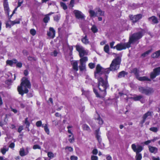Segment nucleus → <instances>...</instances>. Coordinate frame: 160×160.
Segmentation results:
<instances>
[{
  "label": "nucleus",
  "mask_w": 160,
  "mask_h": 160,
  "mask_svg": "<svg viewBox=\"0 0 160 160\" xmlns=\"http://www.w3.org/2000/svg\"><path fill=\"white\" fill-rule=\"evenodd\" d=\"M109 73V68H103L99 64L97 66L95 77V78H98V87L99 90L104 91L105 95L106 94V89L108 87L107 79Z\"/></svg>",
  "instance_id": "nucleus-1"
},
{
  "label": "nucleus",
  "mask_w": 160,
  "mask_h": 160,
  "mask_svg": "<svg viewBox=\"0 0 160 160\" xmlns=\"http://www.w3.org/2000/svg\"><path fill=\"white\" fill-rule=\"evenodd\" d=\"M142 35L141 32H138L134 33L132 36L130 37L129 41L126 43H120L116 46V49L118 50H121L129 48L131 43H134L140 39Z\"/></svg>",
  "instance_id": "nucleus-2"
},
{
  "label": "nucleus",
  "mask_w": 160,
  "mask_h": 160,
  "mask_svg": "<svg viewBox=\"0 0 160 160\" xmlns=\"http://www.w3.org/2000/svg\"><path fill=\"white\" fill-rule=\"evenodd\" d=\"M31 84L30 81L26 78H23L21 80L20 86L18 87V90L19 94L22 96L24 93H27L28 92V88H31Z\"/></svg>",
  "instance_id": "nucleus-3"
},
{
  "label": "nucleus",
  "mask_w": 160,
  "mask_h": 160,
  "mask_svg": "<svg viewBox=\"0 0 160 160\" xmlns=\"http://www.w3.org/2000/svg\"><path fill=\"white\" fill-rule=\"evenodd\" d=\"M131 147L134 152L136 153L135 156L136 160H141L142 158V156L139 152L142 150V147L138 144H136L134 143L132 145Z\"/></svg>",
  "instance_id": "nucleus-4"
},
{
  "label": "nucleus",
  "mask_w": 160,
  "mask_h": 160,
  "mask_svg": "<svg viewBox=\"0 0 160 160\" xmlns=\"http://www.w3.org/2000/svg\"><path fill=\"white\" fill-rule=\"evenodd\" d=\"M121 58L120 57H117L113 59L108 68L109 72L110 71H115L119 69V65L121 62Z\"/></svg>",
  "instance_id": "nucleus-5"
},
{
  "label": "nucleus",
  "mask_w": 160,
  "mask_h": 160,
  "mask_svg": "<svg viewBox=\"0 0 160 160\" xmlns=\"http://www.w3.org/2000/svg\"><path fill=\"white\" fill-rule=\"evenodd\" d=\"M76 50L79 52V56L80 57H83L84 56L88 55V50L85 49L82 46L77 45L76 46Z\"/></svg>",
  "instance_id": "nucleus-6"
},
{
  "label": "nucleus",
  "mask_w": 160,
  "mask_h": 160,
  "mask_svg": "<svg viewBox=\"0 0 160 160\" xmlns=\"http://www.w3.org/2000/svg\"><path fill=\"white\" fill-rule=\"evenodd\" d=\"M139 91L141 93L147 95L150 94L154 92L152 88L149 87L145 88L142 87H139Z\"/></svg>",
  "instance_id": "nucleus-7"
},
{
  "label": "nucleus",
  "mask_w": 160,
  "mask_h": 160,
  "mask_svg": "<svg viewBox=\"0 0 160 160\" xmlns=\"http://www.w3.org/2000/svg\"><path fill=\"white\" fill-rule=\"evenodd\" d=\"M73 13L77 18L81 20H84L85 17L81 11L78 10H74L73 11Z\"/></svg>",
  "instance_id": "nucleus-8"
},
{
  "label": "nucleus",
  "mask_w": 160,
  "mask_h": 160,
  "mask_svg": "<svg viewBox=\"0 0 160 160\" xmlns=\"http://www.w3.org/2000/svg\"><path fill=\"white\" fill-rule=\"evenodd\" d=\"M129 17L132 22H136L142 18V15L141 14H138L134 16L130 15Z\"/></svg>",
  "instance_id": "nucleus-9"
},
{
  "label": "nucleus",
  "mask_w": 160,
  "mask_h": 160,
  "mask_svg": "<svg viewBox=\"0 0 160 160\" xmlns=\"http://www.w3.org/2000/svg\"><path fill=\"white\" fill-rule=\"evenodd\" d=\"M160 72V67L154 69L153 72L151 73L150 77L152 78H154L156 76L159 75Z\"/></svg>",
  "instance_id": "nucleus-10"
},
{
  "label": "nucleus",
  "mask_w": 160,
  "mask_h": 160,
  "mask_svg": "<svg viewBox=\"0 0 160 160\" xmlns=\"http://www.w3.org/2000/svg\"><path fill=\"white\" fill-rule=\"evenodd\" d=\"M29 153V148L27 147L25 150L23 148H20L19 151V154L23 157L27 155Z\"/></svg>",
  "instance_id": "nucleus-11"
},
{
  "label": "nucleus",
  "mask_w": 160,
  "mask_h": 160,
  "mask_svg": "<svg viewBox=\"0 0 160 160\" xmlns=\"http://www.w3.org/2000/svg\"><path fill=\"white\" fill-rule=\"evenodd\" d=\"M55 31L53 28H50L49 31L48 32V35L50 38H53L55 36Z\"/></svg>",
  "instance_id": "nucleus-12"
},
{
  "label": "nucleus",
  "mask_w": 160,
  "mask_h": 160,
  "mask_svg": "<svg viewBox=\"0 0 160 160\" xmlns=\"http://www.w3.org/2000/svg\"><path fill=\"white\" fill-rule=\"evenodd\" d=\"M152 113L150 112H148L145 114L143 116V120L141 121V123L142 124L145 122L147 118H148L152 115Z\"/></svg>",
  "instance_id": "nucleus-13"
},
{
  "label": "nucleus",
  "mask_w": 160,
  "mask_h": 160,
  "mask_svg": "<svg viewBox=\"0 0 160 160\" xmlns=\"http://www.w3.org/2000/svg\"><path fill=\"white\" fill-rule=\"evenodd\" d=\"M148 20L149 22L152 24L157 23L158 21L157 18L154 16H152L149 18Z\"/></svg>",
  "instance_id": "nucleus-14"
},
{
  "label": "nucleus",
  "mask_w": 160,
  "mask_h": 160,
  "mask_svg": "<svg viewBox=\"0 0 160 160\" xmlns=\"http://www.w3.org/2000/svg\"><path fill=\"white\" fill-rule=\"evenodd\" d=\"M148 148L149 151L150 152L154 154L157 152L158 148H157L150 145L148 146Z\"/></svg>",
  "instance_id": "nucleus-15"
},
{
  "label": "nucleus",
  "mask_w": 160,
  "mask_h": 160,
  "mask_svg": "<svg viewBox=\"0 0 160 160\" xmlns=\"http://www.w3.org/2000/svg\"><path fill=\"white\" fill-rule=\"evenodd\" d=\"M3 6L5 11L8 13L9 12V9L7 0H4Z\"/></svg>",
  "instance_id": "nucleus-16"
},
{
  "label": "nucleus",
  "mask_w": 160,
  "mask_h": 160,
  "mask_svg": "<svg viewBox=\"0 0 160 160\" xmlns=\"http://www.w3.org/2000/svg\"><path fill=\"white\" fill-rule=\"evenodd\" d=\"M89 13L90 15V16L91 17H96L97 16V14L98 13L97 11L96 10V9H95V10H90L89 11Z\"/></svg>",
  "instance_id": "nucleus-17"
},
{
  "label": "nucleus",
  "mask_w": 160,
  "mask_h": 160,
  "mask_svg": "<svg viewBox=\"0 0 160 160\" xmlns=\"http://www.w3.org/2000/svg\"><path fill=\"white\" fill-rule=\"evenodd\" d=\"M73 69L77 71L78 70V61H74L72 63Z\"/></svg>",
  "instance_id": "nucleus-18"
},
{
  "label": "nucleus",
  "mask_w": 160,
  "mask_h": 160,
  "mask_svg": "<svg viewBox=\"0 0 160 160\" xmlns=\"http://www.w3.org/2000/svg\"><path fill=\"white\" fill-rule=\"evenodd\" d=\"M137 78L138 80L140 81H151L150 79L145 76L139 77L138 76H137Z\"/></svg>",
  "instance_id": "nucleus-19"
},
{
  "label": "nucleus",
  "mask_w": 160,
  "mask_h": 160,
  "mask_svg": "<svg viewBox=\"0 0 160 160\" xmlns=\"http://www.w3.org/2000/svg\"><path fill=\"white\" fill-rule=\"evenodd\" d=\"M81 58L79 60L80 63L82 64H86V62L88 61V58L87 56L80 57Z\"/></svg>",
  "instance_id": "nucleus-20"
},
{
  "label": "nucleus",
  "mask_w": 160,
  "mask_h": 160,
  "mask_svg": "<svg viewBox=\"0 0 160 160\" xmlns=\"http://www.w3.org/2000/svg\"><path fill=\"white\" fill-rule=\"evenodd\" d=\"M9 148L7 146H4L0 149V151L2 154L4 155L8 151Z\"/></svg>",
  "instance_id": "nucleus-21"
},
{
  "label": "nucleus",
  "mask_w": 160,
  "mask_h": 160,
  "mask_svg": "<svg viewBox=\"0 0 160 160\" xmlns=\"http://www.w3.org/2000/svg\"><path fill=\"white\" fill-rule=\"evenodd\" d=\"M95 118L97 120L98 122V123L100 124H102L103 123V120H102L101 118L100 117L99 115L97 113L95 115Z\"/></svg>",
  "instance_id": "nucleus-22"
},
{
  "label": "nucleus",
  "mask_w": 160,
  "mask_h": 160,
  "mask_svg": "<svg viewBox=\"0 0 160 160\" xmlns=\"http://www.w3.org/2000/svg\"><path fill=\"white\" fill-rule=\"evenodd\" d=\"M79 70L81 71H83L86 70V64L80 63L79 66Z\"/></svg>",
  "instance_id": "nucleus-23"
},
{
  "label": "nucleus",
  "mask_w": 160,
  "mask_h": 160,
  "mask_svg": "<svg viewBox=\"0 0 160 160\" xmlns=\"http://www.w3.org/2000/svg\"><path fill=\"white\" fill-rule=\"evenodd\" d=\"M81 40L82 42L85 44L87 45L89 44V42L86 35L82 38Z\"/></svg>",
  "instance_id": "nucleus-24"
},
{
  "label": "nucleus",
  "mask_w": 160,
  "mask_h": 160,
  "mask_svg": "<svg viewBox=\"0 0 160 160\" xmlns=\"http://www.w3.org/2000/svg\"><path fill=\"white\" fill-rule=\"evenodd\" d=\"M152 57L153 58H160V50H158L152 55Z\"/></svg>",
  "instance_id": "nucleus-25"
},
{
  "label": "nucleus",
  "mask_w": 160,
  "mask_h": 160,
  "mask_svg": "<svg viewBox=\"0 0 160 160\" xmlns=\"http://www.w3.org/2000/svg\"><path fill=\"white\" fill-rule=\"evenodd\" d=\"M18 62L16 59H13L12 60H7L6 62L9 65L11 66H12L14 63H16Z\"/></svg>",
  "instance_id": "nucleus-26"
},
{
  "label": "nucleus",
  "mask_w": 160,
  "mask_h": 160,
  "mask_svg": "<svg viewBox=\"0 0 160 160\" xmlns=\"http://www.w3.org/2000/svg\"><path fill=\"white\" fill-rule=\"evenodd\" d=\"M96 11H97L98 14H97V16H103L104 15V11H102L99 8H98L96 9Z\"/></svg>",
  "instance_id": "nucleus-27"
},
{
  "label": "nucleus",
  "mask_w": 160,
  "mask_h": 160,
  "mask_svg": "<svg viewBox=\"0 0 160 160\" xmlns=\"http://www.w3.org/2000/svg\"><path fill=\"white\" fill-rule=\"evenodd\" d=\"M96 137L99 143H100L101 141V139L100 135L99 130H97L96 131Z\"/></svg>",
  "instance_id": "nucleus-28"
},
{
  "label": "nucleus",
  "mask_w": 160,
  "mask_h": 160,
  "mask_svg": "<svg viewBox=\"0 0 160 160\" xmlns=\"http://www.w3.org/2000/svg\"><path fill=\"white\" fill-rule=\"evenodd\" d=\"M127 74V73L124 71H122L119 73L118 77L119 78H122L124 77L125 75Z\"/></svg>",
  "instance_id": "nucleus-29"
},
{
  "label": "nucleus",
  "mask_w": 160,
  "mask_h": 160,
  "mask_svg": "<svg viewBox=\"0 0 160 160\" xmlns=\"http://www.w3.org/2000/svg\"><path fill=\"white\" fill-rule=\"evenodd\" d=\"M9 22L12 26L16 24H19L20 22V19H16L14 21H10Z\"/></svg>",
  "instance_id": "nucleus-30"
},
{
  "label": "nucleus",
  "mask_w": 160,
  "mask_h": 160,
  "mask_svg": "<svg viewBox=\"0 0 160 160\" xmlns=\"http://www.w3.org/2000/svg\"><path fill=\"white\" fill-rule=\"evenodd\" d=\"M28 118H26L25 120V123L26 125V128L28 131H29V127L30 125V123L28 121Z\"/></svg>",
  "instance_id": "nucleus-31"
},
{
  "label": "nucleus",
  "mask_w": 160,
  "mask_h": 160,
  "mask_svg": "<svg viewBox=\"0 0 160 160\" xmlns=\"http://www.w3.org/2000/svg\"><path fill=\"white\" fill-rule=\"evenodd\" d=\"M91 30L92 31L93 33H96L98 31V29L97 27L95 25H93L92 26V28H91Z\"/></svg>",
  "instance_id": "nucleus-32"
},
{
  "label": "nucleus",
  "mask_w": 160,
  "mask_h": 160,
  "mask_svg": "<svg viewBox=\"0 0 160 160\" xmlns=\"http://www.w3.org/2000/svg\"><path fill=\"white\" fill-rule=\"evenodd\" d=\"M82 127L84 130H86L88 132L90 131V129L89 126L86 124H83L82 126Z\"/></svg>",
  "instance_id": "nucleus-33"
},
{
  "label": "nucleus",
  "mask_w": 160,
  "mask_h": 160,
  "mask_svg": "<svg viewBox=\"0 0 160 160\" xmlns=\"http://www.w3.org/2000/svg\"><path fill=\"white\" fill-rule=\"evenodd\" d=\"M44 128V130L48 134H49V130L48 129V125L47 124H45L43 127Z\"/></svg>",
  "instance_id": "nucleus-34"
},
{
  "label": "nucleus",
  "mask_w": 160,
  "mask_h": 160,
  "mask_svg": "<svg viewBox=\"0 0 160 160\" xmlns=\"http://www.w3.org/2000/svg\"><path fill=\"white\" fill-rule=\"evenodd\" d=\"M142 98L141 95L137 96L132 98L135 101H138L140 100Z\"/></svg>",
  "instance_id": "nucleus-35"
},
{
  "label": "nucleus",
  "mask_w": 160,
  "mask_h": 160,
  "mask_svg": "<svg viewBox=\"0 0 160 160\" xmlns=\"http://www.w3.org/2000/svg\"><path fill=\"white\" fill-rule=\"evenodd\" d=\"M104 51L107 53H109V47L108 45H106L104 48Z\"/></svg>",
  "instance_id": "nucleus-36"
},
{
  "label": "nucleus",
  "mask_w": 160,
  "mask_h": 160,
  "mask_svg": "<svg viewBox=\"0 0 160 160\" xmlns=\"http://www.w3.org/2000/svg\"><path fill=\"white\" fill-rule=\"evenodd\" d=\"M82 94L85 95L86 97L88 96L89 94V92L88 91H85L83 89H82Z\"/></svg>",
  "instance_id": "nucleus-37"
},
{
  "label": "nucleus",
  "mask_w": 160,
  "mask_h": 160,
  "mask_svg": "<svg viewBox=\"0 0 160 160\" xmlns=\"http://www.w3.org/2000/svg\"><path fill=\"white\" fill-rule=\"evenodd\" d=\"M132 72H133V73H134L135 74V75L136 76V78H137V76H138V71L137 68H134L132 70Z\"/></svg>",
  "instance_id": "nucleus-38"
},
{
  "label": "nucleus",
  "mask_w": 160,
  "mask_h": 160,
  "mask_svg": "<svg viewBox=\"0 0 160 160\" xmlns=\"http://www.w3.org/2000/svg\"><path fill=\"white\" fill-rule=\"evenodd\" d=\"M49 17L48 15H47L43 18V21L45 23H47L49 20Z\"/></svg>",
  "instance_id": "nucleus-39"
},
{
  "label": "nucleus",
  "mask_w": 160,
  "mask_h": 160,
  "mask_svg": "<svg viewBox=\"0 0 160 160\" xmlns=\"http://www.w3.org/2000/svg\"><path fill=\"white\" fill-rule=\"evenodd\" d=\"M151 52V50H148L144 53H142V56L143 57L147 56Z\"/></svg>",
  "instance_id": "nucleus-40"
},
{
  "label": "nucleus",
  "mask_w": 160,
  "mask_h": 160,
  "mask_svg": "<svg viewBox=\"0 0 160 160\" xmlns=\"http://www.w3.org/2000/svg\"><path fill=\"white\" fill-rule=\"evenodd\" d=\"M36 125L38 127H40V126H42V127H43V125H42V122L41 121H39L37 122H36Z\"/></svg>",
  "instance_id": "nucleus-41"
},
{
  "label": "nucleus",
  "mask_w": 160,
  "mask_h": 160,
  "mask_svg": "<svg viewBox=\"0 0 160 160\" xmlns=\"http://www.w3.org/2000/svg\"><path fill=\"white\" fill-rule=\"evenodd\" d=\"M60 4L61 7H62L64 10H66L67 9V6L64 2H61L60 3Z\"/></svg>",
  "instance_id": "nucleus-42"
},
{
  "label": "nucleus",
  "mask_w": 160,
  "mask_h": 160,
  "mask_svg": "<svg viewBox=\"0 0 160 160\" xmlns=\"http://www.w3.org/2000/svg\"><path fill=\"white\" fill-rule=\"evenodd\" d=\"M149 130L153 132H156L158 131V128L156 127H152L150 128Z\"/></svg>",
  "instance_id": "nucleus-43"
},
{
  "label": "nucleus",
  "mask_w": 160,
  "mask_h": 160,
  "mask_svg": "<svg viewBox=\"0 0 160 160\" xmlns=\"http://www.w3.org/2000/svg\"><path fill=\"white\" fill-rule=\"evenodd\" d=\"M48 157L51 158H52L54 157V154L52 152H48Z\"/></svg>",
  "instance_id": "nucleus-44"
},
{
  "label": "nucleus",
  "mask_w": 160,
  "mask_h": 160,
  "mask_svg": "<svg viewBox=\"0 0 160 160\" xmlns=\"http://www.w3.org/2000/svg\"><path fill=\"white\" fill-rule=\"evenodd\" d=\"M36 31L34 29H32L30 30V33L32 36L35 35L36 34Z\"/></svg>",
  "instance_id": "nucleus-45"
},
{
  "label": "nucleus",
  "mask_w": 160,
  "mask_h": 160,
  "mask_svg": "<svg viewBox=\"0 0 160 160\" xmlns=\"http://www.w3.org/2000/svg\"><path fill=\"white\" fill-rule=\"evenodd\" d=\"M58 53V52L56 50H54L51 53V55L54 57H56Z\"/></svg>",
  "instance_id": "nucleus-46"
},
{
  "label": "nucleus",
  "mask_w": 160,
  "mask_h": 160,
  "mask_svg": "<svg viewBox=\"0 0 160 160\" xmlns=\"http://www.w3.org/2000/svg\"><path fill=\"white\" fill-rule=\"evenodd\" d=\"M74 0H71L69 5V7L70 8H72L74 6Z\"/></svg>",
  "instance_id": "nucleus-47"
},
{
  "label": "nucleus",
  "mask_w": 160,
  "mask_h": 160,
  "mask_svg": "<svg viewBox=\"0 0 160 160\" xmlns=\"http://www.w3.org/2000/svg\"><path fill=\"white\" fill-rule=\"evenodd\" d=\"M88 66L90 68L93 69L95 67V64L94 63L91 62L89 63Z\"/></svg>",
  "instance_id": "nucleus-48"
},
{
  "label": "nucleus",
  "mask_w": 160,
  "mask_h": 160,
  "mask_svg": "<svg viewBox=\"0 0 160 160\" xmlns=\"http://www.w3.org/2000/svg\"><path fill=\"white\" fill-rule=\"evenodd\" d=\"M115 43V42L113 41V42H111L110 43V47L111 48H113V49L116 48V46H115V47H113V45Z\"/></svg>",
  "instance_id": "nucleus-49"
},
{
  "label": "nucleus",
  "mask_w": 160,
  "mask_h": 160,
  "mask_svg": "<svg viewBox=\"0 0 160 160\" xmlns=\"http://www.w3.org/2000/svg\"><path fill=\"white\" fill-rule=\"evenodd\" d=\"M33 148L34 149H41V147L39 145H35L33 146Z\"/></svg>",
  "instance_id": "nucleus-50"
},
{
  "label": "nucleus",
  "mask_w": 160,
  "mask_h": 160,
  "mask_svg": "<svg viewBox=\"0 0 160 160\" xmlns=\"http://www.w3.org/2000/svg\"><path fill=\"white\" fill-rule=\"evenodd\" d=\"M68 140L70 142L72 143L74 142V136H72L71 138H69L68 139Z\"/></svg>",
  "instance_id": "nucleus-51"
},
{
  "label": "nucleus",
  "mask_w": 160,
  "mask_h": 160,
  "mask_svg": "<svg viewBox=\"0 0 160 160\" xmlns=\"http://www.w3.org/2000/svg\"><path fill=\"white\" fill-rule=\"evenodd\" d=\"M71 160H78V158L77 157L74 156H72L71 157Z\"/></svg>",
  "instance_id": "nucleus-52"
},
{
  "label": "nucleus",
  "mask_w": 160,
  "mask_h": 160,
  "mask_svg": "<svg viewBox=\"0 0 160 160\" xmlns=\"http://www.w3.org/2000/svg\"><path fill=\"white\" fill-rule=\"evenodd\" d=\"M93 92H94V93L95 94L96 96L98 97H100V96L98 93V92H97V91L95 89H93Z\"/></svg>",
  "instance_id": "nucleus-53"
},
{
  "label": "nucleus",
  "mask_w": 160,
  "mask_h": 160,
  "mask_svg": "<svg viewBox=\"0 0 160 160\" xmlns=\"http://www.w3.org/2000/svg\"><path fill=\"white\" fill-rule=\"evenodd\" d=\"M92 153L93 154H97L98 153V150L96 149H94L92 151Z\"/></svg>",
  "instance_id": "nucleus-54"
},
{
  "label": "nucleus",
  "mask_w": 160,
  "mask_h": 160,
  "mask_svg": "<svg viewBox=\"0 0 160 160\" xmlns=\"http://www.w3.org/2000/svg\"><path fill=\"white\" fill-rule=\"evenodd\" d=\"M60 18V17L58 15L55 16L54 18V20L56 21H58Z\"/></svg>",
  "instance_id": "nucleus-55"
},
{
  "label": "nucleus",
  "mask_w": 160,
  "mask_h": 160,
  "mask_svg": "<svg viewBox=\"0 0 160 160\" xmlns=\"http://www.w3.org/2000/svg\"><path fill=\"white\" fill-rule=\"evenodd\" d=\"M66 149H67L70 152H72L73 151V149L72 148L70 147H67L66 148Z\"/></svg>",
  "instance_id": "nucleus-56"
},
{
  "label": "nucleus",
  "mask_w": 160,
  "mask_h": 160,
  "mask_svg": "<svg viewBox=\"0 0 160 160\" xmlns=\"http://www.w3.org/2000/svg\"><path fill=\"white\" fill-rule=\"evenodd\" d=\"M152 142L151 140H148L147 141H145L144 142V143L146 145H148L150 143Z\"/></svg>",
  "instance_id": "nucleus-57"
},
{
  "label": "nucleus",
  "mask_w": 160,
  "mask_h": 160,
  "mask_svg": "<svg viewBox=\"0 0 160 160\" xmlns=\"http://www.w3.org/2000/svg\"><path fill=\"white\" fill-rule=\"evenodd\" d=\"M23 129V127L22 126H19L18 129V131L20 133L21 131Z\"/></svg>",
  "instance_id": "nucleus-58"
},
{
  "label": "nucleus",
  "mask_w": 160,
  "mask_h": 160,
  "mask_svg": "<svg viewBox=\"0 0 160 160\" xmlns=\"http://www.w3.org/2000/svg\"><path fill=\"white\" fill-rule=\"evenodd\" d=\"M92 160H98V157L96 156H92L91 157Z\"/></svg>",
  "instance_id": "nucleus-59"
},
{
  "label": "nucleus",
  "mask_w": 160,
  "mask_h": 160,
  "mask_svg": "<svg viewBox=\"0 0 160 160\" xmlns=\"http://www.w3.org/2000/svg\"><path fill=\"white\" fill-rule=\"evenodd\" d=\"M72 128V126H68L67 127V128L68 129V133H69V134H71V133H72V132H71V129H70L69 128Z\"/></svg>",
  "instance_id": "nucleus-60"
},
{
  "label": "nucleus",
  "mask_w": 160,
  "mask_h": 160,
  "mask_svg": "<svg viewBox=\"0 0 160 160\" xmlns=\"http://www.w3.org/2000/svg\"><path fill=\"white\" fill-rule=\"evenodd\" d=\"M15 144L13 142L11 143L9 145V147L11 148H13L14 147Z\"/></svg>",
  "instance_id": "nucleus-61"
},
{
  "label": "nucleus",
  "mask_w": 160,
  "mask_h": 160,
  "mask_svg": "<svg viewBox=\"0 0 160 160\" xmlns=\"http://www.w3.org/2000/svg\"><path fill=\"white\" fill-rule=\"evenodd\" d=\"M22 63L21 62H18L17 63L16 66L19 68H21L22 67Z\"/></svg>",
  "instance_id": "nucleus-62"
},
{
  "label": "nucleus",
  "mask_w": 160,
  "mask_h": 160,
  "mask_svg": "<svg viewBox=\"0 0 160 160\" xmlns=\"http://www.w3.org/2000/svg\"><path fill=\"white\" fill-rule=\"evenodd\" d=\"M152 160H160V158L159 157L156 158L154 157H152Z\"/></svg>",
  "instance_id": "nucleus-63"
},
{
  "label": "nucleus",
  "mask_w": 160,
  "mask_h": 160,
  "mask_svg": "<svg viewBox=\"0 0 160 160\" xmlns=\"http://www.w3.org/2000/svg\"><path fill=\"white\" fill-rule=\"evenodd\" d=\"M11 26H12L11 24H10V23L9 22V21L6 23V27L8 28V27H9L10 28L11 27Z\"/></svg>",
  "instance_id": "nucleus-64"
}]
</instances>
